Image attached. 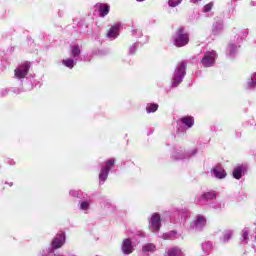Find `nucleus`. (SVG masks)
<instances>
[{"instance_id":"19","label":"nucleus","mask_w":256,"mask_h":256,"mask_svg":"<svg viewBox=\"0 0 256 256\" xmlns=\"http://www.w3.org/2000/svg\"><path fill=\"white\" fill-rule=\"evenodd\" d=\"M63 65H65V67H69V69H73V65H75V61H73V59H66V60H63Z\"/></svg>"},{"instance_id":"22","label":"nucleus","mask_w":256,"mask_h":256,"mask_svg":"<svg viewBox=\"0 0 256 256\" xmlns=\"http://www.w3.org/2000/svg\"><path fill=\"white\" fill-rule=\"evenodd\" d=\"M233 237V232L228 230L224 233L223 241H229Z\"/></svg>"},{"instance_id":"15","label":"nucleus","mask_w":256,"mask_h":256,"mask_svg":"<svg viewBox=\"0 0 256 256\" xmlns=\"http://www.w3.org/2000/svg\"><path fill=\"white\" fill-rule=\"evenodd\" d=\"M183 255V251H181V249L179 248H170L167 251V256H181Z\"/></svg>"},{"instance_id":"24","label":"nucleus","mask_w":256,"mask_h":256,"mask_svg":"<svg viewBox=\"0 0 256 256\" xmlns=\"http://www.w3.org/2000/svg\"><path fill=\"white\" fill-rule=\"evenodd\" d=\"M207 223V219L205 217H199L196 221V225H205Z\"/></svg>"},{"instance_id":"4","label":"nucleus","mask_w":256,"mask_h":256,"mask_svg":"<svg viewBox=\"0 0 256 256\" xmlns=\"http://www.w3.org/2000/svg\"><path fill=\"white\" fill-rule=\"evenodd\" d=\"M203 67H213L215 65V51H207L201 59Z\"/></svg>"},{"instance_id":"7","label":"nucleus","mask_w":256,"mask_h":256,"mask_svg":"<svg viewBox=\"0 0 256 256\" xmlns=\"http://www.w3.org/2000/svg\"><path fill=\"white\" fill-rule=\"evenodd\" d=\"M119 36V24H114L109 30H107L106 37L109 39H116Z\"/></svg>"},{"instance_id":"17","label":"nucleus","mask_w":256,"mask_h":256,"mask_svg":"<svg viewBox=\"0 0 256 256\" xmlns=\"http://www.w3.org/2000/svg\"><path fill=\"white\" fill-rule=\"evenodd\" d=\"M215 197H217V194H215L214 191H211V192L204 193L201 196V199H215Z\"/></svg>"},{"instance_id":"9","label":"nucleus","mask_w":256,"mask_h":256,"mask_svg":"<svg viewBox=\"0 0 256 256\" xmlns=\"http://www.w3.org/2000/svg\"><path fill=\"white\" fill-rule=\"evenodd\" d=\"M180 121H181V123H183V125L188 127V129H191V127H193V125H195V118H193L192 116L182 117L180 119Z\"/></svg>"},{"instance_id":"26","label":"nucleus","mask_w":256,"mask_h":256,"mask_svg":"<svg viewBox=\"0 0 256 256\" xmlns=\"http://www.w3.org/2000/svg\"><path fill=\"white\" fill-rule=\"evenodd\" d=\"M80 209H82V211H87V209H89V203L84 201L80 204Z\"/></svg>"},{"instance_id":"13","label":"nucleus","mask_w":256,"mask_h":256,"mask_svg":"<svg viewBox=\"0 0 256 256\" xmlns=\"http://www.w3.org/2000/svg\"><path fill=\"white\" fill-rule=\"evenodd\" d=\"M157 247H155V245L153 243H148V244H145L143 247H142V251L144 253H153V251H156Z\"/></svg>"},{"instance_id":"10","label":"nucleus","mask_w":256,"mask_h":256,"mask_svg":"<svg viewBox=\"0 0 256 256\" xmlns=\"http://www.w3.org/2000/svg\"><path fill=\"white\" fill-rule=\"evenodd\" d=\"M110 6L109 4H100L99 12L100 17H106V15H109Z\"/></svg>"},{"instance_id":"3","label":"nucleus","mask_w":256,"mask_h":256,"mask_svg":"<svg viewBox=\"0 0 256 256\" xmlns=\"http://www.w3.org/2000/svg\"><path fill=\"white\" fill-rule=\"evenodd\" d=\"M30 68L31 65L29 64V62H24L21 66L14 70L15 77H17V79H25V77H27V75L29 74Z\"/></svg>"},{"instance_id":"6","label":"nucleus","mask_w":256,"mask_h":256,"mask_svg":"<svg viewBox=\"0 0 256 256\" xmlns=\"http://www.w3.org/2000/svg\"><path fill=\"white\" fill-rule=\"evenodd\" d=\"M151 225L152 231H159L161 229V216L158 213L152 214Z\"/></svg>"},{"instance_id":"20","label":"nucleus","mask_w":256,"mask_h":256,"mask_svg":"<svg viewBox=\"0 0 256 256\" xmlns=\"http://www.w3.org/2000/svg\"><path fill=\"white\" fill-rule=\"evenodd\" d=\"M183 0H169L168 5L169 7H177V5H181Z\"/></svg>"},{"instance_id":"8","label":"nucleus","mask_w":256,"mask_h":256,"mask_svg":"<svg viewBox=\"0 0 256 256\" xmlns=\"http://www.w3.org/2000/svg\"><path fill=\"white\" fill-rule=\"evenodd\" d=\"M64 243H65V236L60 235L59 238H55L52 241V247H53V249H61V247H63Z\"/></svg>"},{"instance_id":"2","label":"nucleus","mask_w":256,"mask_h":256,"mask_svg":"<svg viewBox=\"0 0 256 256\" xmlns=\"http://www.w3.org/2000/svg\"><path fill=\"white\" fill-rule=\"evenodd\" d=\"M187 64L185 62L180 63L176 74L174 75V80L172 82V87H178L179 83L183 81V77H185V69Z\"/></svg>"},{"instance_id":"14","label":"nucleus","mask_w":256,"mask_h":256,"mask_svg":"<svg viewBox=\"0 0 256 256\" xmlns=\"http://www.w3.org/2000/svg\"><path fill=\"white\" fill-rule=\"evenodd\" d=\"M107 177H109V167H103L101 169V172L99 174V179L101 181H106L107 180Z\"/></svg>"},{"instance_id":"1","label":"nucleus","mask_w":256,"mask_h":256,"mask_svg":"<svg viewBox=\"0 0 256 256\" xmlns=\"http://www.w3.org/2000/svg\"><path fill=\"white\" fill-rule=\"evenodd\" d=\"M189 44V33L185 32V28L178 27L176 29V37L174 38V45L176 47H185Z\"/></svg>"},{"instance_id":"11","label":"nucleus","mask_w":256,"mask_h":256,"mask_svg":"<svg viewBox=\"0 0 256 256\" xmlns=\"http://www.w3.org/2000/svg\"><path fill=\"white\" fill-rule=\"evenodd\" d=\"M213 173L217 179H225V177H227V174L223 168H214Z\"/></svg>"},{"instance_id":"5","label":"nucleus","mask_w":256,"mask_h":256,"mask_svg":"<svg viewBox=\"0 0 256 256\" xmlns=\"http://www.w3.org/2000/svg\"><path fill=\"white\" fill-rule=\"evenodd\" d=\"M122 252L124 255H131L133 253V242L129 238L123 240Z\"/></svg>"},{"instance_id":"21","label":"nucleus","mask_w":256,"mask_h":256,"mask_svg":"<svg viewBox=\"0 0 256 256\" xmlns=\"http://www.w3.org/2000/svg\"><path fill=\"white\" fill-rule=\"evenodd\" d=\"M72 55L74 57H79V55H81V50L79 49V46H74L72 48Z\"/></svg>"},{"instance_id":"18","label":"nucleus","mask_w":256,"mask_h":256,"mask_svg":"<svg viewBox=\"0 0 256 256\" xmlns=\"http://www.w3.org/2000/svg\"><path fill=\"white\" fill-rule=\"evenodd\" d=\"M221 33V28H219V23H215L212 26V35H219Z\"/></svg>"},{"instance_id":"25","label":"nucleus","mask_w":256,"mask_h":256,"mask_svg":"<svg viewBox=\"0 0 256 256\" xmlns=\"http://www.w3.org/2000/svg\"><path fill=\"white\" fill-rule=\"evenodd\" d=\"M113 165H115V159H109V160L106 162V166H104V167H108V169L110 170L111 167H113Z\"/></svg>"},{"instance_id":"16","label":"nucleus","mask_w":256,"mask_h":256,"mask_svg":"<svg viewBox=\"0 0 256 256\" xmlns=\"http://www.w3.org/2000/svg\"><path fill=\"white\" fill-rule=\"evenodd\" d=\"M157 109H159V104H156V103H150V104H147L146 106L147 113H155Z\"/></svg>"},{"instance_id":"28","label":"nucleus","mask_w":256,"mask_h":256,"mask_svg":"<svg viewBox=\"0 0 256 256\" xmlns=\"http://www.w3.org/2000/svg\"><path fill=\"white\" fill-rule=\"evenodd\" d=\"M136 1H140L141 2V1H145V0H136Z\"/></svg>"},{"instance_id":"12","label":"nucleus","mask_w":256,"mask_h":256,"mask_svg":"<svg viewBox=\"0 0 256 256\" xmlns=\"http://www.w3.org/2000/svg\"><path fill=\"white\" fill-rule=\"evenodd\" d=\"M243 173H244L243 166H237L233 170L234 179H241V177H243Z\"/></svg>"},{"instance_id":"23","label":"nucleus","mask_w":256,"mask_h":256,"mask_svg":"<svg viewBox=\"0 0 256 256\" xmlns=\"http://www.w3.org/2000/svg\"><path fill=\"white\" fill-rule=\"evenodd\" d=\"M213 9V3L210 2L204 6V13H209Z\"/></svg>"},{"instance_id":"27","label":"nucleus","mask_w":256,"mask_h":256,"mask_svg":"<svg viewBox=\"0 0 256 256\" xmlns=\"http://www.w3.org/2000/svg\"><path fill=\"white\" fill-rule=\"evenodd\" d=\"M248 237H249V231L247 230L242 231V241H247Z\"/></svg>"}]
</instances>
